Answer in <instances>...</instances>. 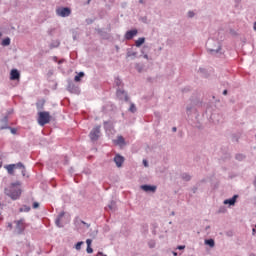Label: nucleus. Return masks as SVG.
I'll use <instances>...</instances> for the list:
<instances>
[{"mask_svg":"<svg viewBox=\"0 0 256 256\" xmlns=\"http://www.w3.org/2000/svg\"><path fill=\"white\" fill-rule=\"evenodd\" d=\"M156 245H157V243L155 242V240H150V241L148 242V247H149L150 249H155Z\"/></svg>","mask_w":256,"mask_h":256,"instance_id":"obj_32","label":"nucleus"},{"mask_svg":"<svg viewBox=\"0 0 256 256\" xmlns=\"http://www.w3.org/2000/svg\"><path fill=\"white\" fill-rule=\"evenodd\" d=\"M20 171H21L22 177H26V175H27V168L25 166H23V168L20 169Z\"/></svg>","mask_w":256,"mask_h":256,"instance_id":"obj_36","label":"nucleus"},{"mask_svg":"<svg viewBox=\"0 0 256 256\" xmlns=\"http://www.w3.org/2000/svg\"><path fill=\"white\" fill-rule=\"evenodd\" d=\"M116 97H118V99H120V101L125 100L126 103H127V101H129V95L127 94V92L125 90H122L121 88H117Z\"/></svg>","mask_w":256,"mask_h":256,"instance_id":"obj_7","label":"nucleus"},{"mask_svg":"<svg viewBox=\"0 0 256 256\" xmlns=\"http://www.w3.org/2000/svg\"><path fill=\"white\" fill-rule=\"evenodd\" d=\"M152 227L153 229H157V224L156 223L152 224Z\"/></svg>","mask_w":256,"mask_h":256,"instance_id":"obj_61","label":"nucleus"},{"mask_svg":"<svg viewBox=\"0 0 256 256\" xmlns=\"http://www.w3.org/2000/svg\"><path fill=\"white\" fill-rule=\"evenodd\" d=\"M2 47H9L11 45V38L6 37L1 42Z\"/></svg>","mask_w":256,"mask_h":256,"instance_id":"obj_24","label":"nucleus"},{"mask_svg":"<svg viewBox=\"0 0 256 256\" xmlns=\"http://www.w3.org/2000/svg\"><path fill=\"white\" fill-rule=\"evenodd\" d=\"M67 91L74 93L75 95H79V93H81V89H79V87L73 82H68Z\"/></svg>","mask_w":256,"mask_h":256,"instance_id":"obj_9","label":"nucleus"},{"mask_svg":"<svg viewBox=\"0 0 256 256\" xmlns=\"http://www.w3.org/2000/svg\"><path fill=\"white\" fill-rule=\"evenodd\" d=\"M55 225H56V227H59V229H63V224L61 223L60 218L55 219Z\"/></svg>","mask_w":256,"mask_h":256,"instance_id":"obj_31","label":"nucleus"},{"mask_svg":"<svg viewBox=\"0 0 256 256\" xmlns=\"http://www.w3.org/2000/svg\"><path fill=\"white\" fill-rule=\"evenodd\" d=\"M80 223H82V225H85L87 227V229H89V227H91V224H88L87 222L80 220Z\"/></svg>","mask_w":256,"mask_h":256,"instance_id":"obj_45","label":"nucleus"},{"mask_svg":"<svg viewBox=\"0 0 256 256\" xmlns=\"http://www.w3.org/2000/svg\"><path fill=\"white\" fill-rule=\"evenodd\" d=\"M98 34H99L101 37H107V32H105V31L102 30V29H98Z\"/></svg>","mask_w":256,"mask_h":256,"instance_id":"obj_35","label":"nucleus"},{"mask_svg":"<svg viewBox=\"0 0 256 256\" xmlns=\"http://www.w3.org/2000/svg\"><path fill=\"white\" fill-rule=\"evenodd\" d=\"M98 255L107 256L106 254H103V252H98Z\"/></svg>","mask_w":256,"mask_h":256,"instance_id":"obj_62","label":"nucleus"},{"mask_svg":"<svg viewBox=\"0 0 256 256\" xmlns=\"http://www.w3.org/2000/svg\"><path fill=\"white\" fill-rule=\"evenodd\" d=\"M100 134H101V126L94 127L89 133L90 140L99 141Z\"/></svg>","mask_w":256,"mask_h":256,"instance_id":"obj_5","label":"nucleus"},{"mask_svg":"<svg viewBox=\"0 0 256 256\" xmlns=\"http://www.w3.org/2000/svg\"><path fill=\"white\" fill-rule=\"evenodd\" d=\"M140 189L145 193H155L157 191V186L151 184H143Z\"/></svg>","mask_w":256,"mask_h":256,"instance_id":"obj_8","label":"nucleus"},{"mask_svg":"<svg viewBox=\"0 0 256 256\" xmlns=\"http://www.w3.org/2000/svg\"><path fill=\"white\" fill-rule=\"evenodd\" d=\"M105 209L106 211H117V202L112 200Z\"/></svg>","mask_w":256,"mask_h":256,"instance_id":"obj_15","label":"nucleus"},{"mask_svg":"<svg viewBox=\"0 0 256 256\" xmlns=\"http://www.w3.org/2000/svg\"><path fill=\"white\" fill-rule=\"evenodd\" d=\"M253 29H254V31H256V22H254Z\"/></svg>","mask_w":256,"mask_h":256,"instance_id":"obj_64","label":"nucleus"},{"mask_svg":"<svg viewBox=\"0 0 256 256\" xmlns=\"http://www.w3.org/2000/svg\"><path fill=\"white\" fill-rule=\"evenodd\" d=\"M177 249L179 251H183V249H185V245H179V246H177Z\"/></svg>","mask_w":256,"mask_h":256,"instance_id":"obj_51","label":"nucleus"},{"mask_svg":"<svg viewBox=\"0 0 256 256\" xmlns=\"http://www.w3.org/2000/svg\"><path fill=\"white\" fill-rule=\"evenodd\" d=\"M199 189V187H197V186H194L193 188H192V193H197V190Z\"/></svg>","mask_w":256,"mask_h":256,"instance_id":"obj_52","label":"nucleus"},{"mask_svg":"<svg viewBox=\"0 0 256 256\" xmlns=\"http://www.w3.org/2000/svg\"><path fill=\"white\" fill-rule=\"evenodd\" d=\"M0 123H2L3 125H9V116L5 115L1 120Z\"/></svg>","mask_w":256,"mask_h":256,"instance_id":"obj_28","label":"nucleus"},{"mask_svg":"<svg viewBox=\"0 0 256 256\" xmlns=\"http://www.w3.org/2000/svg\"><path fill=\"white\" fill-rule=\"evenodd\" d=\"M53 61H55V63H57V62H58V58H57V56H54V57H53Z\"/></svg>","mask_w":256,"mask_h":256,"instance_id":"obj_59","label":"nucleus"},{"mask_svg":"<svg viewBox=\"0 0 256 256\" xmlns=\"http://www.w3.org/2000/svg\"><path fill=\"white\" fill-rule=\"evenodd\" d=\"M114 143L115 145H119L120 147H125V145H127L123 136H118L117 139L114 140Z\"/></svg>","mask_w":256,"mask_h":256,"instance_id":"obj_14","label":"nucleus"},{"mask_svg":"<svg viewBox=\"0 0 256 256\" xmlns=\"http://www.w3.org/2000/svg\"><path fill=\"white\" fill-rule=\"evenodd\" d=\"M114 163H116V167H123V163H125V157L121 156V154H116L113 159Z\"/></svg>","mask_w":256,"mask_h":256,"instance_id":"obj_12","label":"nucleus"},{"mask_svg":"<svg viewBox=\"0 0 256 256\" xmlns=\"http://www.w3.org/2000/svg\"><path fill=\"white\" fill-rule=\"evenodd\" d=\"M188 17H189L190 19H193V17H195V12H193V11H188Z\"/></svg>","mask_w":256,"mask_h":256,"instance_id":"obj_42","label":"nucleus"},{"mask_svg":"<svg viewBox=\"0 0 256 256\" xmlns=\"http://www.w3.org/2000/svg\"><path fill=\"white\" fill-rule=\"evenodd\" d=\"M128 111H130V113H137V106H135V103L130 104Z\"/></svg>","mask_w":256,"mask_h":256,"instance_id":"obj_27","label":"nucleus"},{"mask_svg":"<svg viewBox=\"0 0 256 256\" xmlns=\"http://www.w3.org/2000/svg\"><path fill=\"white\" fill-rule=\"evenodd\" d=\"M245 159V155L243 154H236L235 160L236 161H243Z\"/></svg>","mask_w":256,"mask_h":256,"instance_id":"obj_33","label":"nucleus"},{"mask_svg":"<svg viewBox=\"0 0 256 256\" xmlns=\"http://www.w3.org/2000/svg\"><path fill=\"white\" fill-rule=\"evenodd\" d=\"M237 199H239V195L235 194L233 197L225 199L223 204L229 205V207H234L235 203H237Z\"/></svg>","mask_w":256,"mask_h":256,"instance_id":"obj_11","label":"nucleus"},{"mask_svg":"<svg viewBox=\"0 0 256 256\" xmlns=\"http://www.w3.org/2000/svg\"><path fill=\"white\" fill-rule=\"evenodd\" d=\"M83 77H85V72H83V71L79 72V73L74 77L75 83H79V82L81 81V79H83Z\"/></svg>","mask_w":256,"mask_h":256,"instance_id":"obj_19","label":"nucleus"},{"mask_svg":"<svg viewBox=\"0 0 256 256\" xmlns=\"http://www.w3.org/2000/svg\"><path fill=\"white\" fill-rule=\"evenodd\" d=\"M91 243H93V240H91V239L86 240L87 247H91Z\"/></svg>","mask_w":256,"mask_h":256,"instance_id":"obj_48","label":"nucleus"},{"mask_svg":"<svg viewBox=\"0 0 256 256\" xmlns=\"http://www.w3.org/2000/svg\"><path fill=\"white\" fill-rule=\"evenodd\" d=\"M145 44V37H140L135 41V47H141Z\"/></svg>","mask_w":256,"mask_h":256,"instance_id":"obj_22","label":"nucleus"},{"mask_svg":"<svg viewBox=\"0 0 256 256\" xmlns=\"http://www.w3.org/2000/svg\"><path fill=\"white\" fill-rule=\"evenodd\" d=\"M199 73H202L203 75H205L207 73V70L205 68H199Z\"/></svg>","mask_w":256,"mask_h":256,"instance_id":"obj_47","label":"nucleus"},{"mask_svg":"<svg viewBox=\"0 0 256 256\" xmlns=\"http://www.w3.org/2000/svg\"><path fill=\"white\" fill-rule=\"evenodd\" d=\"M104 129H109V121H104Z\"/></svg>","mask_w":256,"mask_h":256,"instance_id":"obj_49","label":"nucleus"},{"mask_svg":"<svg viewBox=\"0 0 256 256\" xmlns=\"http://www.w3.org/2000/svg\"><path fill=\"white\" fill-rule=\"evenodd\" d=\"M144 167H149V162L147 160H143Z\"/></svg>","mask_w":256,"mask_h":256,"instance_id":"obj_53","label":"nucleus"},{"mask_svg":"<svg viewBox=\"0 0 256 256\" xmlns=\"http://www.w3.org/2000/svg\"><path fill=\"white\" fill-rule=\"evenodd\" d=\"M218 213H227V208L225 206H220Z\"/></svg>","mask_w":256,"mask_h":256,"instance_id":"obj_37","label":"nucleus"},{"mask_svg":"<svg viewBox=\"0 0 256 256\" xmlns=\"http://www.w3.org/2000/svg\"><path fill=\"white\" fill-rule=\"evenodd\" d=\"M4 169L7 170L8 175H13V173H15V166H13V164L4 166Z\"/></svg>","mask_w":256,"mask_h":256,"instance_id":"obj_16","label":"nucleus"},{"mask_svg":"<svg viewBox=\"0 0 256 256\" xmlns=\"http://www.w3.org/2000/svg\"><path fill=\"white\" fill-rule=\"evenodd\" d=\"M235 3V7H239V5L241 4V0H234Z\"/></svg>","mask_w":256,"mask_h":256,"instance_id":"obj_50","label":"nucleus"},{"mask_svg":"<svg viewBox=\"0 0 256 256\" xmlns=\"http://www.w3.org/2000/svg\"><path fill=\"white\" fill-rule=\"evenodd\" d=\"M144 59H149V55H147V54H144Z\"/></svg>","mask_w":256,"mask_h":256,"instance_id":"obj_63","label":"nucleus"},{"mask_svg":"<svg viewBox=\"0 0 256 256\" xmlns=\"http://www.w3.org/2000/svg\"><path fill=\"white\" fill-rule=\"evenodd\" d=\"M139 33V30L137 29H131V30H128L126 31L125 35H124V38L127 40V41H131V39H133L134 37H136V35Z\"/></svg>","mask_w":256,"mask_h":256,"instance_id":"obj_10","label":"nucleus"},{"mask_svg":"<svg viewBox=\"0 0 256 256\" xmlns=\"http://www.w3.org/2000/svg\"><path fill=\"white\" fill-rule=\"evenodd\" d=\"M204 243L205 245H208V247H211V248L215 247V240L212 238L205 239Z\"/></svg>","mask_w":256,"mask_h":256,"instance_id":"obj_21","label":"nucleus"},{"mask_svg":"<svg viewBox=\"0 0 256 256\" xmlns=\"http://www.w3.org/2000/svg\"><path fill=\"white\" fill-rule=\"evenodd\" d=\"M181 179L183 181H191L192 179V176L189 175V173L187 172H183L181 175H180Z\"/></svg>","mask_w":256,"mask_h":256,"instance_id":"obj_23","label":"nucleus"},{"mask_svg":"<svg viewBox=\"0 0 256 256\" xmlns=\"http://www.w3.org/2000/svg\"><path fill=\"white\" fill-rule=\"evenodd\" d=\"M191 111H195V107L193 105H189L186 107V113L189 117V115H191Z\"/></svg>","mask_w":256,"mask_h":256,"instance_id":"obj_30","label":"nucleus"},{"mask_svg":"<svg viewBox=\"0 0 256 256\" xmlns=\"http://www.w3.org/2000/svg\"><path fill=\"white\" fill-rule=\"evenodd\" d=\"M225 234L227 237H233V230H228Z\"/></svg>","mask_w":256,"mask_h":256,"instance_id":"obj_41","label":"nucleus"},{"mask_svg":"<svg viewBox=\"0 0 256 256\" xmlns=\"http://www.w3.org/2000/svg\"><path fill=\"white\" fill-rule=\"evenodd\" d=\"M31 211V206L23 205L21 208H19V213H29Z\"/></svg>","mask_w":256,"mask_h":256,"instance_id":"obj_25","label":"nucleus"},{"mask_svg":"<svg viewBox=\"0 0 256 256\" xmlns=\"http://www.w3.org/2000/svg\"><path fill=\"white\" fill-rule=\"evenodd\" d=\"M59 45H61V41H59V40H52V42L50 43L49 47H50V49H57V47H59Z\"/></svg>","mask_w":256,"mask_h":256,"instance_id":"obj_20","label":"nucleus"},{"mask_svg":"<svg viewBox=\"0 0 256 256\" xmlns=\"http://www.w3.org/2000/svg\"><path fill=\"white\" fill-rule=\"evenodd\" d=\"M0 129H9V131H10V133H12V135H17V128H13V127H11V126H9V125H2L1 127H0Z\"/></svg>","mask_w":256,"mask_h":256,"instance_id":"obj_17","label":"nucleus"},{"mask_svg":"<svg viewBox=\"0 0 256 256\" xmlns=\"http://www.w3.org/2000/svg\"><path fill=\"white\" fill-rule=\"evenodd\" d=\"M139 20H140L142 23H145V24L149 23V22L147 21V16H143V17H141Z\"/></svg>","mask_w":256,"mask_h":256,"instance_id":"obj_40","label":"nucleus"},{"mask_svg":"<svg viewBox=\"0 0 256 256\" xmlns=\"http://www.w3.org/2000/svg\"><path fill=\"white\" fill-rule=\"evenodd\" d=\"M33 209H39V202H34L32 204Z\"/></svg>","mask_w":256,"mask_h":256,"instance_id":"obj_46","label":"nucleus"},{"mask_svg":"<svg viewBox=\"0 0 256 256\" xmlns=\"http://www.w3.org/2000/svg\"><path fill=\"white\" fill-rule=\"evenodd\" d=\"M14 223L16 224L17 235H23V233H25V229H27V225L25 224V218L15 220Z\"/></svg>","mask_w":256,"mask_h":256,"instance_id":"obj_4","label":"nucleus"},{"mask_svg":"<svg viewBox=\"0 0 256 256\" xmlns=\"http://www.w3.org/2000/svg\"><path fill=\"white\" fill-rule=\"evenodd\" d=\"M12 114H13V109H10V110L7 111L6 115H8V117H9V115H12Z\"/></svg>","mask_w":256,"mask_h":256,"instance_id":"obj_54","label":"nucleus"},{"mask_svg":"<svg viewBox=\"0 0 256 256\" xmlns=\"http://www.w3.org/2000/svg\"><path fill=\"white\" fill-rule=\"evenodd\" d=\"M48 123H51V114L47 111L39 112L38 125H40V127H45Z\"/></svg>","mask_w":256,"mask_h":256,"instance_id":"obj_3","label":"nucleus"},{"mask_svg":"<svg viewBox=\"0 0 256 256\" xmlns=\"http://www.w3.org/2000/svg\"><path fill=\"white\" fill-rule=\"evenodd\" d=\"M56 15L58 17H69L71 15V8L69 7H61L56 10Z\"/></svg>","mask_w":256,"mask_h":256,"instance_id":"obj_6","label":"nucleus"},{"mask_svg":"<svg viewBox=\"0 0 256 256\" xmlns=\"http://www.w3.org/2000/svg\"><path fill=\"white\" fill-rule=\"evenodd\" d=\"M114 83H115L116 87H118V89H120V87H123V80H121V78H119V76H117L115 78Z\"/></svg>","mask_w":256,"mask_h":256,"instance_id":"obj_26","label":"nucleus"},{"mask_svg":"<svg viewBox=\"0 0 256 256\" xmlns=\"http://www.w3.org/2000/svg\"><path fill=\"white\" fill-rule=\"evenodd\" d=\"M206 49L210 55H217L221 53V43L215 39H208L206 42Z\"/></svg>","mask_w":256,"mask_h":256,"instance_id":"obj_2","label":"nucleus"},{"mask_svg":"<svg viewBox=\"0 0 256 256\" xmlns=\"http://www.w3.org/2000/svg\"><path fill=\"white\" fill-rule=\"evenodd\" d=\"M65 217V212H60L56 219H63Z\"/></svg>","mask_w":256,"mask_h":256,"instance_id":"obj_44","label":"nucleus"},{"mask_svg":"<svg viewBox=\"0 0 256 256\" xmlns=\"http://www.w3.org/2000/svg\"><path fill=\"white\" fill-rule=\"evenodd\" d=\"M232 141L233 143H238L239 142V137H237V135H232Z\"/></svg>","mask_w":256,"mask_h":256,"instance_id":"obj_39","label":"nucleus"},{"mask_svg":"<svg viewBox=\"0 0 256 256\" xmlns=\"http://www.w3.org/2000/svg\"><path fill=\"white\" fill-rule=\"evenodd\" d=\"M19 186H21L20 181L12 182L8 188L4 189L5 195L10 197L12 201H17V199H20L22 193L21 188H17Z\"/></svg>","mask_w":256,"mask_h":256,"instance_id":"obj_1","label":"nucleus"},{"mask_svg":"<svg viewBox=\"0 0 256 256\" xmlns=\"http://www.w3.org/2000/svg\"><path fill=\"white\" fill-rule=\"evenodd\" d=\"M57 63H58V65H61V64L65 63V59L58 60Z\"/></svg>","mask_w":256,"mask_h":256,"instance_id":"obj_55","label":"nucleus"},{"mask_svg":"<svg viewBox=\"0 0 256 256\" xmlns=\"http://www.w3.org/2000/svg\"><path fill=\"white\" fill-rule=\"evenodd\" d=\"M21 79V72L17 69H12L10 72V80L11 81H19Z\"/></svg>","mask_w":256,"mask_h":256,"instance_id":"obj_13","label":"nucleus"},{"mask_svg":"<svg viewBox=\"0 0 256 256\" xmlns=\"http://www.w3.org/2000/svg\"><path fill=\"white\" fill-rule=\"evenodd\" d=\"M86 253H88V254L93 253V248L91 246H87Z\"/></svg>","mask_w":256,"mask_h":256,"instance_id":"obj_43","label":"nucleus"},{"mask_svg":"<svg viewBox=\"0 0 256 256\" xmlns=\"http://www.w3.org/2000/svg\"><path fill=\"white\" fill-rule=\"evenodd\" d=\"M85 22H86L88 25H92V23H95V18H94V19L87 18V19L85 20Z\"/></svg>","mask_w":256,"mask_h":256,"instance_id":"obj_38","label":"nucleus"},{"mask_svg":"<svg viewBox=\"0 0 256 256\" xmlns=\"http://www.w3.org/2000/svg\"><path fill=\"white\" fill-rule=\"evenodd\" d=\"M229 91L227 89L223 90L222 95H227Z\"/></svg>","mask_w":256,"mask_h":256,"instance_id":"obj_56","label":"nucleus"},{"mask_svg":"<svg viewBox=\"0 0 256 256\" xmlns=\"http://www.w3.org/2000/svg\"><path fill=\"white\" fill-rule=\"evenodd\" d=\"M152 234H153V235H157V230H156L155 228H153Z\"/></svg>","mask_w":256,"mask_h":256,"instance_id":"obj_57","label":"nucleus"},{"mask_svg":"<svg viewBox=\"0 0 256 256\" xmlns=\"http://www.w3.org/2000/svg\"><path fill=\"white\" fill-rule=\"evenodd\" d=\"M83 245V241H79L75 244L76 251H81V246Z\"/></svg>","mask_w":256,"mask_h":256,"instance_id":"obj_34","label":"nucleus"},{"mask_svg":"<svg viewBox=\"0 0 256 256\" xmlns=\"http://www.w3.org/2000/svg\"><path fill=\"white\" fill-rule=\"evenodd\" d=\"M126 57H133L135 59L137 57V51H133V48H128Z\"/></svg>","mask_w":256,"mask_h":256,"instance_id":"obj_18","label":"nucleus"},{"mask_svg":"<svg viewBox=\"0 0 256 256\" xmlns=\"http://www.w3.org/2000/svg\"><path fill=\"white\" fill-rule=\"evenodd\" d=\"M12 166H14V169H20L22 170L23 167L25 166V164H23L22 162H18L16 164H12Z\"/></svg>","mask_w":256,"mask_h":256,"instance_id":"obj_29","label":"nucleus"},{"mask_svg":"<svg viewBox=\"0 0 256 256\" xmlns=\"http://www.w3.org/2000/svg\"><path fill=\"white\" fill-rule=\"evenodd\" d=\"M253 185L256 187V176L254 177Z\"/></svg>","mask_w":256,"mask_h":256,"instance_id":"obj_60","label":"nucleus"},{"mask_svg":"<svg viewBox=\"0 0 256 256\" xmlns=\"http://www.w3.org/2000/svg\"><path fill=\"white\" fill-rule=\"evenodd\" d=\"M8 228L9 229H13V224L12 223H8Z\"/></svg>","mask_w":256,"mask_h":256,"instance_id":"obj_58","label":"nucleus"}]
</instances>
